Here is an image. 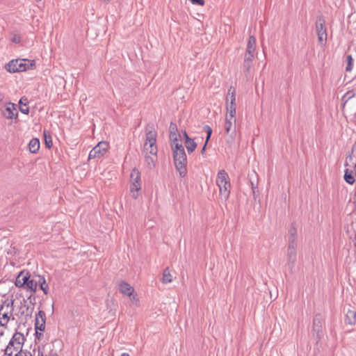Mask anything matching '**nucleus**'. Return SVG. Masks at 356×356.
Masks as SVG:
<instances>
[{"label": "nucleus", "instance_id": "a878e982", "mask_svg": "<svg viewBox=\"0 0 356 356\" xmlns=\"http://www.w3.org/2000/svg\"><path fill=\"white\" fill-rule=\"evenodd\" d=\"M172 280V276L170 274V270L168 268H166L163 270V275L161 281L163 284L170 283Z\"/></svg>", "mask_w": 356, "mask_h": 356}, {"label": "nucleus", "instance_id": "393cba45", "mask_svg": "<svg viewBox=\"0 0 356 356\" xmlns=\"http://www.w3.org/2000/svg\"><path fill=\"white\" fill-rule=\"evenodd\" d=\"M185 146L188 153H191L195 149L197 144L193 139L187 138V140H185Z\"/></svg>", "mask_w": 356, "mask_h": 356}, {"label": "nucleus", "instance_id": "c9c22d12", "mask_svg": "<svg viewBox=\"0 0 356 356\" xmlns=\"http://www.w3.org/2000/svg\"><path fill=\"white\" fill-rule=\"evenodd\" d=\"M10 40H11V42H13L14 43L19 44L21 42V37L18 34L13 33Z\"/></svg>", "mask_w": 356, "mask_h": 356}, {"label": "nucleus", "instance_id": "e433bc0d", "mask_svg": "<svg viewBox=\"0 0 356 356\" xmlns=\"http://www.w3.org/2000/svg\"><path fill=\"white\" fill-rule=\"evenodd\" d=\"M254 57V54H248V53H245V56H244V60L252 63Z\"/></svg>", "mask_w": 356, "mask_h": 356}, {"label": "nucleus", "instance_id": "412c9836", "mask_svg": "<svg viewBox=\"0 0 356 356\" xmlns=\"http://www.w3.org/2000/svg\"><path fill=\"white\" fill-rule=\"evenodd\" d=\"M37 281L38 286H40V289L42 290L44 294H47L49 291V286L48 284L46 283L44 277L41 275H38Z\"/></svg>", "mask_w": 356, "mask_h": 356}, {"label": "nucleus", "instance_id": "39448f33", "mask_svg": "<svg viewBox=\"0 0 356 356\" xmlns=\"http://www.w3.org/2000/svg\"><path fill=\"white\" fill-rule=\"evenodd\" d=\"M216 184L219 188L220 197L227 200L229 196L231 184L228 174L224 170H220L218 172Z\"/></svg>", "mask_w": 356, "mask_h": 356}, {"label": "nucleus", "instance_id": "37998d69", "mask_svg": "<svg viewBox=\"0 0 356 356\" xmlns=\"http://www.w3.org/2000/svg\"><path fill=\"white\" fill-rule=\"evenodd\" d=\"M121 356H130L128 353H122Z\"/></svg>", "mask_w": 356, "mask_h": 356}, {"label": "nucleus", "instance_id": "c756f323", "mask_svg": "<svg viewBox=\"0 0 356 356\" xmlns=\"http://www.w3.org/2000/svg\"><path fill=\"white\" fill-rule=\"evenodd\" d=\"M131 183H140V175L138 170L134 169L130 175Z\"/></svg>", "mask_w": 356, "mask_h": 356}, {"label": "nucleus", "instance_id": "4be33fe9", "mask_svg": "<svg viewBox=\"0 0 356 356\" xmlns=\"http://www.w3.org/2000/svg\"><path fill=\"white\" fill-rule=\"evenodd\" d=\"M40 148V141L38 138H33L29 143V151L32 153H36Z\"/></svg>", "mask_w": 356, "mask_h": 356}, {"label": "nucleus", "instance_id": "4c0bfd02", "mask_svg": "<svg viewBox=\"0 0 356 356\" xmlns=\"http://www.w3.org/2000/svg\"><path fill=\"white\" fill-rule=\"evenodd\" d=\"M193 4H197L203 6L204 4V0H190Z\"/></svg>", "mask_w": 356, "mask_h": 356}, {"label": "nucleus", "instance_id": "20e7f679", "mask_svg": "<svg viewBox=\"0 0 356 356\" xmlns=\"http://www.w3.org/2000/svg\"><path fill=\"white\" fill-rule=\"evenodd\" d=\"M35 66V61L29 59H15L10 60L5 66L6 70L10 73L24 72L31 69Z\"/></svg>", "mask_w": 356, "mask_h": 356}, {"label": "nucleus", "instance_id": "0eeeda50", "mask_svg": "<svg viewBox=\"0 0 356 356\" xmlns=\"http://www.w3.org/2000/svg\"><path fill=\"white\" fill-rule=\"evenodd\" d=\"M236 120H234L225 119V121L224 129L226 134L228 136L226 140L230 145L234 142L236 136Z\"/></svg>", "mask_w": 356, "mask_h": 356}, {"label": "nucleus", "instance_id": "cd10ccee", "mask_svg": "<svg viewBox=\"0 0 356 356\" xmlns=\"http://www.w3.org/2000/svg\"><path fill=\"white\" fill-rule=\"evenodd\" d=\"M156 156H149L147 154H145V162L147 165V167L149 169H152L155 166V160Z\"/></svg>", "mask_w": 356, "mask_h": 356}, {"label": "nucleus", "instance_id": "c03bdc74", "mask_svg": "<svg viewBox=\"0 0 356 356\" xmlns=\"http://www.w3.org/2000/svg\"><path fill=\"white\" fill-rule=\"evenodd\" d=\"M49 356H58L56 353H51Z\"/></svg>", "mask_w": 356, "mask_h": 356}, {"label": "nucleus", "instance_id": "dca6fc26", "mask_svg": "<svg viewBox=\"0 0 356 356\" xmlns=\"http://www.w3.org/2000/svg\"><path fill=\"white\" fill-rule=\"evenodd\" d=\"M119 290L122 293L128 296H131L134 291V288L129 284L124 281L120 283Z\"/></svg>", "mask_w": 356, "mask_h": 356}, {"label": "nucleus", "instance_id": "2f4dec72", "mask_svg": "<svg viewBox=\"0 0 356 356\" xmlns=\"http://www.w3.org/2000/svg\"><path fill=\"white\" fill-rule=\"evenodd\" d=\"M344 179L347 183L350 184H353L355 182V178L352 174V172H349L348 169H346L345 171Z\"/></svg>", "mask_w": 356, "mask_h": 356}, {"label": "nucleus", "instance_id": "49530a36", "mask_svg": "<svg viewBox=\"0 0 356 356\" xmlns=\"http://www.w3.org/2000/svg\"><path fill=\"white\" fill-rule=\"evenodd\" d=\"M36 1H40L41 0H35Z\"/></svg>", "mask_w": 356, "mask_h": 356}, {"label": "nucleus", "instance_id": "6e6552de", "mask_svg": "<svg viewBox=\"0 0 356 356\" xmlns=\"http://www.w3.org/2000/svg\"><path fill=\"white\" fill-rule=\"evenodd\" d=\"M316 31L318 36V40L321 45H324L327 41V31L325 20L322 17H318L316 22Z\"/></svg>", "mask_w": 356, "mask_h": 356}, {"label": "nucleus", "instance_id": "ea45409f", "mask_svg": "<svg viewBox=\"0 0 356 356\" xmlns=\"http://www.w3.org/2000/svg\"><path fill=\"white\" fill-rule=\"evenodd\" d=\"M5 94L3 93H0V105H1L3 102H4V100H5Z\"/></svg>", "mask_w": 356, "mask_h": 356}, {"label": "nucleus", "instance_id": "7ed1b4c3", "mask_svg": "<svg viewBox=\"0 0 356 356\" xmlns=\"http://www.w3.org/2000/svg\"><path fill=\"white\" fill-rule=\"evenodd\" d=\"M25 341V337L21 332H16L10 339L8 344L5 348V355L13 356L14 354L24 350L23 345Z\"/></svg>", "mask_w": 356, "mask_h": 356}, {"label": "nucleus", "instance_id": "b1692460", "mask_svg": "<svg viewBox=\"0 0 356 356\" xmlns=\"http://www.w3.org/2000/svg\"><path fill=\"white\" fill-rule=\"evenodd\" d=\"M235 115L236 106H227V114L225 115V119L236 120Z\"/></svg>", "mask_w": 356, "mask_h": 356}, {"label": "nucleus", "instance_id": "9d476101", "mask_svg": "<svg viewBox=\"0 0 356 356\" xmlns=\"http://www.w3.org/2000/svg\"><path fill=\"white\" fill-rule=\"evenodd\" d=\"M2 115L7 119H14L17 117L16 105L11 102L6 103V105L1 108Z\"/></svg>", "mask_w": 356, "mask_h": 356}, {"label": "nucleus", "instance_id": "79ce46f5", "mask_svg": "<svg viewBox=\"0 0 356 356\" xmlns=\"http://www.w3.org/2000/svg\"><path fill=\"white\" fill-rule=\"evenodd\" d=\"M183 136L185 138V140H187V138H189V136H188L187 133L185 131L183 132Z\"/></svg>", "mask_w": 356, "mask_h": 356}, {"label": "nucleus", "instance_id": "9b49d317", "mask_svg": "<svg viewBox=\"0 0 356 356\" xmlns=\"http://www.w3.org/2000/svg\"><path fill=\"white\" fill-rule=\"evenodd\" d=\"M297 244L289 243L287 249V265L292 269L294 267L297 259Z\"/></svg>", "mask_w": 356, "mask_h": 356}, {"label": "nucleus", "instance_id": "58836bf2", "mask_svg": "<svg viewBox=\"0 0 356 356\" xmlns=\"http://www.w3.org/2000/svg\"><path fill=\"white\" fill-rule=\"evenodd\" d=\"M131 298V300L136 305H138L139 300L137 298L136 296H134L132 294L131 296H129Z\"/></svg>", "mask_w": 356, "mask_h": 356}, {"label": "nucleus", "instance_id": "a18cd8bd", "mask_svg": "<svg viewBox=\"0 0 356 356\" xmlns=\"http://www.w3.org/2000/svg\"><path fill=\"white\" fill-rule=\"evenodd\" d=\"M252 185L253 186V184H252ZM252 191H253V193H255V191H254V187L252 186Z\"/></svg>", "mask_w": 356, "mask_h": 356}, {"label": "nucleus", "instance_id": "bb28decb", "mask_svg": "<svg viewBox=\"0 0 356 356\" xmlns=\"http://www.w3.org/2000/svg\"><path fill=\"white\" fill-rule=\"evenodd\" d=\"M346 322L350 325L356 323V312L353 310H348L346 314Z\"/></svg>", "mask_w": 356, "mask_h": 356}, {"label": "nucleus", "instance_id": "4468645a", "mask_svg": "<svg viewBox=\"0 0 356 356\" xmlns=\"http://www.w3.org/2000/svg\"><path fill=\"white\" fill-rule=\"evenodd\" d=\"M29 273L21 271L15 279V286L19 288H24L28 281Z\"/></svg>", "mask_w": 356, "mask_h": 356}, {"label": "nucleus", "instance_id": "473e14b6", "mask_svg": "<svg viewBox=\"0 0 356 356\" xmlns=\"http://www.w3.org/2000/svg\"><path fill=\"white\" fill-rule=\"evenodd\" d=\"M346 58H347L348 63H347V66L346 67V70L347 72H350L353 69V58L351 55H348Z\"/></svg>", "mask_w": 356, "mask_h": 356}, {"label": "nucleus", "instance_id": "a19ab883", "mask_svg": "<svg viewBox=\"0 0 356 356\" xmlns=\"http://www.w3.org/2000/svg\"><path fill=\"white\" fill-rule=\"evenodd\" d=\"M170 140H172V144L173 143V140L172 138H173V139H175L176 138V139L177 140V134L175 133H172V131H170Z\"/></svg>", "mask_w": 356, "mask_h": 356}, {"label": "nucleus", "instance_id": "7c9ffc66", "mask_svg": "<svg viewBox=\"0 0 356 356\" xmlns=\"http://www.w3.org/2000/svg\"><path fill=\"white\" fill-rule=\"evenodd\" d=\"M204 129H205V131H206V132H207V139H206L205 144L204 145V146H203V147H202V151H201V153H202V154H203V153H204V150H205V148H206V145H207V143H208L209 140L210 139L211 135V134H212V129H211V128L209 126L206 125V126L204 127Z\"/></svg>", "mask_w": 356, "mask_h": 356}, {"label": "nucleus", "instance_id": "6ab92c4d", "mask_svg": "<svg viewBox=\"0 0 356 356\" xmlns=\"http://www.w3.org/2000/svg\"><path fill=\"white\" fill-rule=\"evenodd\" d=\"M28 99L26 97H22L19 102V111L24 114H28L29 112V108L28 106Z\"/></svg>", "mask_w": 356, "mask_h": 356}, {"label": "nucleus", "instance_id": "f257e3e1", "mask_svg": "<svg viewBox=\"0 0 356 356\" xmlns=\"http://www.w3.org/2000/svg\"><path fill=\"white\" fill-rule=\"evenodd\" d=\"M172 140L173 143L171 144V147L173 153L174 163L177 170L179 172L180 177H184L187 172L186 154L182 144L179 143L176 138L175 139L172 138Z\"/></svg>", "mask_w": 356, "mask_h": 356}, {"label": "nucleus", "instance_id": "f03ea898", "mask_svg": "<svg viewBox=\"0 0 356 356\" xmlns=\"http://www.w3.org/2000/svg\"><path fill=\"white\" fill-rule=\"evenodd\" d=\"M145 141L144 143V152L145 154H149L152 156H156L157 155V146L156 142V131L154 129V125L149 124L145 128Z\"/></svg>", "mask_w": 356, "mask_h": 356}, {"label": "nucleus", "instance_id": "a211bd4d", "mask_svg": "<svg viewBox=\"0 0 356 356\" xmlns=\"http://www.w3.org/2000/svg\"><path fill=\"white\" fill-rule=\"evenodd\" d=\"M255 50H256V39L254 36L251 35L249 37L246 51L245 53H248V54H255Z\"/></svg>", "mask_w": 356, "mask_h": 356}, {"label": "nucleus", "instance_id": "1a4fd4ad", "mask_svg": "<svg viewBox=\"0 0 356 356\" xmlns=\"http://www.w3.org/2000/svg\"><path fill=\"white\" fill-rule=\"evenodd\" d=\"M108 149V143L106 141H100L90 152L88 159L100 158L103 156Z\"/></svg>", "mask_w": 356, "mask_h": 356}, {"label": "nucleus", "instance_id": "c85d7f7f", "mask_svg": "<svg viewBox=\"0 0 356 356\" xmlns=\"http://www.w3.org/2000/svg\"><path fill=\"white\" fill-rule=\"evenodd\" d=\"M36 350L35 348H30L29 350L24 349L15 354V356H34Z\"/></svg>", "mask_w": 356, "mask_h": 356}, {"label": "nucleus", "instance_id": "5701e85b", "mask_svg": "<svg viewBox=\"0 0 356 356\" xmlns=\"http://www.w3.org/2000/svg\"><path fill=\"white\" fill-rule=\"evenodd\" d=\"M141 188L140 183H131L130 185V192L131 193L132 197L136 199L138 197V192Z\"/></svg>", "mask_w": 356, "mask_h": 356}, {"label": "nucleus", "instance_id": "f3484780", "mask_svg": "<svg viewBox=\"0 0 356 356\" xmlns=\"http://www.w3.org/2000/svg\"><path fill=\"white\" fill-rule=\"evenodd\" d=\"M228 97L227 99V106H236V90L231 86L228 90Z\"/></svg>", "mask_w": 356, "mask_h": 356}, {"label": "nucleus", "instance_id": "423d86ee", "mask_svg": "<svg viewBox=\"0 0 356 356\" xmlns=\"http://www.w3.org/2000/svg\"><path fill=\"white\" fill-rule=\"evenodd\" d=\"M11 320H15L13 316V300L7 299L0 303V326H6Z\"/></svg>", "mask_w": 356, "mask_h": 356}, {"label": "nucleus", "instance_id": "72a5a7b5", "mask_svg": "<svg viewBox=\"0 0 356 356\" xmlns=\"http://www.w3.org/2000/svg\"><path fill=\"white\" fill-rule=\"evenodd\" d=\"M45 144L47 147H51L52 145V140L50 135L47 134L45 131L44 132Z\"/></svg>", "mask_w": 356, "mask_h": 356}, {"label": "nucleus", "instance_id": "2eb2a0df", "mask_svg": "<svg viewBox=\"0 0 356 356\" xmlns=\"http://www.w3.org/2000/svg\"><path fill=\"white\" fill-rule=\"evenodd\" d=\"M38 275H35L33 277H31L30 274L29 275L28 281L24 287L25 289L30 291L32 293H35L38 288Z\"/></svg>", "mask_w": 356, "mask_h": 356}, {"label": "nucleus", "instance_id": "f8f14e48", "mask_svg": "<svg viewBox=\"0 0 356 356\" xmlns=\"http://www.w3.org/2000/svg\"><path fill=\"white\" fill-rule=\"evenodd\" d=\"M322 327H323V320L320 315H316L314 318L313 321V332L316 334V337L318 340H320L321 338L322 333Z\"/></svg>", "mask_w": 356, "mask_h": 356}, {"label": "nucleus", "instance_id": "ddd939ff", "mask_svg": "<svg viewBox=\"0 0 356 356\" xmlns=\"http://www.w3.org/2000/svg\"><path fill=\"white\" fill-rule=\"evenodd\" d=\"M35 327L36 330L44 331L45 329V313L39 311L36 314Z\"/></svg>", "mask_w": 356, "mask_h": 356}, {"label": "nucleus", "instance_id": "f704fd0d", "mask_svg": "<svg viewBox=\"0 0 356 356\" xmlns=\"http://www.w3.org/2000/svg\"><path fill=\"white\" fill-rule=\"evenodd\" d=\"M252 62L245 60L243 61V69L245 72H249L251 67H252Z\"/></svg>", "mask_w": 356, "mask_h": 356}, {"label": "nucleus", "instance_id": "aec40b11", "mask_svg": "<svg viewBox=\"0 0 356 356\" xmlns=\"http://www.w3.org/2000/svg\"><path fill=\"white\" fill-rule=\"evenodd\" d=\"M289 243L297 244V229L294 225L292 224L289 230Z\"/></svg>", "mask_w": 356, "mask_h": 356}]
</instances>
